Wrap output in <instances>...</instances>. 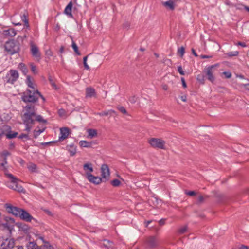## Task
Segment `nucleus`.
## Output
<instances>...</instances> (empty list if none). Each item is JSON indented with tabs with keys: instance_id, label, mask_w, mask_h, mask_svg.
Here are the masks:
<instances>
[{
	"instance_id": "nucleus-15",
	"label": "nucleus",
	"mask_w": 249,
	"mask_h": 249,
	"mask_svg": "<svg viewBox=\"0 0 249 249\" xmlns=\"http://www.w3.org/2000/svg\"><path fill=\"white\" fill-rule=\"evenodd\" d=\"M60 134L59 137V139L60 141L66 139L70 134V129L67 127L61 128Z\"/></svg>"
},
{
	"instance_id": "nucleus-41",
	"label": "nucleus",
	"mask_w": 249,
	"mask_h": 249,
	"mask_svg": "<svg viewBox=\"0 0 249 249\" xmlns=\"http://www.w3.org/2000/svg\"><path fill=\"white\" fill-rule=\"evenodd\" d=\"M6 136V137L9 139H11L15 138L17 136V133H13L12 134L11 133H7L5 134Z\"/></svg>"
},
{
	"instance_id": "nucleus-16",
	"label": "nucleus",
	"mask_w": 249,
	"mask_h": 249,
	"mask_svg": "<svg viewBox=\"0 0 249 249\" xmlns=\"http://www.w3.org/2000/svg\"><path fill=\"white\" fill-rule=\"evenodd\" d=\"M87 178L89 182L95 184H99L102 182V178L94 176L93 175H89Z\"/></svg>"
},
{
	"instance_id": "nucleus-26",
	"label": "nucleus",
	"mask_w": 249,
	"mask_h": 249,
	"mask_svg": "<svg viewBox=\"0 0 249 249\" xmlns=\"http://www.w3.org/2000/svg\"><path fill=\"white\" fill-rule=\"evenodd\" d=\"M27 249H41L34 242H30L26 245Z\"/></svg>"
},
{
	"instance_id": "nucleus-58",
	"label": "nucleus",
	"mask_w": 249,
	"mask_h": 249,
	"mask_svg": "<svg viewBox=\"0 0 249 249\" xmlns=\"http://www.w3.org/2000/svg\"><path fill=\"white\" fill-rule=\"evenodd\" d=\"M181 99L182 101L183 102H186V96H181Z\"/></svg>"
},
{
	"instance_id": "nucleus-29",
	"label": "nucleus",
	"mask_w": 249,
	"mask_h": 249,
	"mask_svg": "<svg viewBox=\"0 0 249 249\" xmlns=\"http://www.w3.org/2000/svg\"><path fill=\"white\" fill-rule=\"evenodd\" d=\"M28 169L32 172H36V165L33 163H30L28 165Z\"/></svg>"
},
{
	"instance_id": "nucleus-3",
	"label": "nucleus",
	"mask_w": 249,
	"mask_h": 249,
	"mask_svg": "<svg viewBox=\"0 0 249 249\" xmlns=\"http://www.w3.org/2000/svg\"><path fill=\"white\" fill-rule=\"evenodd\" d=\"M5 175L8 178L9 181L7 182V186L15 191L18 192H24L25 190L23 187L18 183L19 181L12 174L5 172Z\"/></svg>"
},
{
	"instance_id": "nucleus-35",
	"label": "nucleus",
	"mask_w": 249,
	"mask_h": 249,
	"mask_svg": "<svg viewBox=\"0 0 249 249\" xmlns=\"http://www.w3.org/2000/svg\"><path fill=\"white\" fill-rule=\"evenodd\" d=\"M49 81L53 89H58L57 86L55 84L54 81L52 79L51 77H49Z\"/></svg>"
},
{
	"instance_id": "nucleus-46",
	"label": "nucleus",
	"mask_w": 249,
	"mask_h": 249,
	"mask_svg": "<svg viewBox=\"0 0 249 249\" xmlns=\"http://www.w3.org/2000/svg\"><path fill=\"white\" fill-rule=\"evenodd\" d=\"M223 74L227 78H230L231 76V73L229 71H225Z\"/></svg>"
},
{
	"instance_id": "nucleus-23",
	"label": "nucleus",
	"mask_w": 249,
	"mask_h": 249,
	"mask_svg": "<svg viewBox=\"0 0 249 249\" xmlns=\"http://www.w3.org/2000/svg\"><path fill=\"white\" fill-rule=\"evenodd\" d=\"M79 144L81 147L90 148L92 147V142L82 140L79 142Z\"/></svg>"
},
{
	"instance_id": "nucleus-14",
	"label": "nucleus",
	"mask_w": 249,
	"mask_h": 249,
	"mask_svg": "<svg viewBox=\"0 0 249 249\" xmlns=\"http://www.w3.org/2000/svg\"><path fill=\"white\" fill-rule=\"evenodd\" d=\"M19 217L27 222H30L33 219V217L27 211L23 209L22 210Z\"/></svg>"
},
{
	"instance_id": "nucleus-63",
	"label": "nucleus",
	"mask_w": 249,
	"mask_h": 249,
	"mask_svg": "<svg viewBox=\"0 0 249 249\" xmlns=\"http://www.w3.org/2000/svg\"><path fill=\"white\" fill-rule=\"evenodd\" d=\"M64 51V47L63 46H61L60 49V52L61 53H63Z\"/></svg>"
},
{
	"instance_id": "nucleus-31",
	"label": "nucleus",
	"mask_w": 249,
	"mask_h": 249,
	"mask_svg": "<svg viewBox=\"0 0 249 249\" xmlns=\"http://www.w3.org/2000/svg\"><path fill=\"white\" fill-rule=\"evenodd\" d=\"M115 112L113 110H110L107 111H104L102 112L98 113L97 114L102 116H107L108 115H111L112 113H115Z\"/></svg>"
},
{
	"instance_id": "nucleus-24",
	"label": "nucleus",
	"mask_w": 249,
	"mask_h": 249,
	"mask_svg": "<svg viewBox=\"0 0 249 249\" xmlns=\"http://www.w3.org/2000/svg\"><path fill=\"white\" fill-rule=\"evenodd\" d=\"M7 164V158H1L0 159V167L1 169L4 170L5 173L7 172L6 165Z\"/></svg>"
},
{
	"instance_id": "nucleus-22",
	"label": "nucleus",
	"mask_w": 249,
	"mask_h": 249,
	"mask_svg": "<svg viewBox=\"0 0 249 249\" xmlns=\"http://www.w3.org/2000/svg\"><path fill=\"white\" fill-rule=\"evenodd\" d=\"M162 5L170 10H172L175 8V4L172 0H168L165 2H163Z\"/></svg>"
},
{
	"instance_id": "nucleus-37",
	"label": "nucleus",
	"mask_w": 249,
	"mask_h": 249,
	"mask_svg": "<svg viewBox=\"0 0 249 249\" xmlns=\"http://www.w3.org/2000/svg\"><path fill=\"white\" fill-rule=\"evenodd\" d=\"M72 47L73 49L74 50L75 53L76 54H77L78 55H80V53L78 51V47H77V45L76 44V43L74 41H72Z\"/></svg>"
},
{
	"instance_id": "nucleus-60",
	"label": "nucleus",
	"mask_w": 249,
	"mask_h": 249,
	"mask_svg": "<svg viewBox=\"0 0 249 249\" xmlns=\"http://www.w3.org/2000/svg\"><path fill=\"white\" fill-rule=\"evenodd\" d=\"M60 25L58 24H57L55 26V30L56 31H58L60 29Z\"/></svg>"
},
{
	"instance_id": "nucleus-40",
	"label": "nucleus",
	"mask_w": 249,
	"mask_h": 249,
	"mask_svg": "<svg viewBox=\"0 0 249 249\" xmlns=\"http://www.w3.org/2000/svg\"><path fill=\"white\" fill-rule=\"evenodd\" d=\"M111 184L113 186H118L120 184V181L118 179H115L111 181Z\"/></svg>"
},
{
	"instance_id": "nucleus-11",
	"label": "nucleus",
	"mask_w": 249,
	"mask_h": 249,
	"mask_svg": "<svg viewBox=\"0 0 249 249\" xmlns=\"http://www.w3.org/2000/svg\"><path fill=\"white\" fill-rule=\"evenodd\" d=\"M101 170L102 178L104 179L106 181L107 180L110 176L108 166L106 164H103L101 166Z\"/></svg>"
},
{
	"instance_id": "nucleus-2",
	"label": "nucleus",
	"mask_w": 249,
	"mask_h": 249,
	"mask_svg": "<svg viewBox=\"0 0 249 249\" xmlns=\"http://www.w3.org/2000/svg\"><path fill=\"white\" fill-rule=\"evenodd\" d=\"M40 97L44 101L45 98L42 96L38 90H31L28 89L25 92L23 93L22 96V99L24 102H35L38 98Z\"/></svg>"
},
{
	"instance_id": "nucleus-8",
	"label": "nucleus",
	"mask_w": 249,
	"mask_h": 249,
	"mask_svg": "<svg viewBox=\"0 0 249 249\" xmlns=\"http://www.w3.org/2000/svg\"><path fill=\"white\" fill-rule=\"evenodd\" d=\"M30 47L31 53L32 56L36 58L38 61H39L41 58V53L37 46L33 42H31L30 43Z\"/></svg>"
},
{
	"instance_id": "nucleus-48",
	"label": "nucleus",
	"mask_w": 249,
	"mask_h": 249,
	"mask_svg": "<svg viewBox=\"0 0 249 249\" xmlns=\"http://www.w3.org/2000/svg\"><path fill=\"white\" fill-rule=\"evenodd\" d=\"M10 155V153L7 151H4L2 154V158H6L7 156Z\"/></svg>"
},
{
	"instance_id": "nucleus-49",
	"label": "nucleus",
	"mask_w": 249,
	"mask_h": 249,
	"mask_svg": "<svg viewBox=\"0 0 249 249\" xmlns=\"http://www.w3.org/2000/svg\"><path fill=\"white\" fill-rule=\"evenodd\" d=\"M19 138L20 139L26 138L27 139H29V136L28 134H21Z\"/></svg>"
},
{
	"instance_id": "nucleus-6",
	"label": "nucleus",
	"mask_w": 249,
	"mask_h": 249,
	"mask_svg": "<svg viewBox=\"0 0 249 249\" xmlns=\"http://www.w3.org/2000/svg\"><path fill=\"white\" fill-rule=\"evenodd\" d=\"M19 78L18 71L15 70H11L6 74L4 80L8 83L14 84Z\"/></svg>"
},
{
	"instance_id": "nucleus-19",
	"label": "nucleus",
	"mask_w": 249,
	"mask_h": 249,
	"mask_svg": "<svg viewBox=\"0 0 249 249\" xmlns=\"http://www.w3.org/2000/svg\"><path fill=\"white\" fill-rule=\"evenodd\" d=\"M147 243L148 247L152 248L156 246L157 240L154 237H150L147 239Z\"/></svg>"
},
{
	"instance_id": "nucleus-56",
	"label": "nucleus",
	"mask_w": 249,
	"mask_h": 249,
	"mask_svg": "<svg viewBox=\"0 0 249 249\" xmlns=\"http://www.w3.org/2000/svg\"><path fill=\"white\" fill-rule=\"evenodd\" d=\"M238 45H240V46H242L243 47H245L246 46V44L245 43L241 42H238Z\"/></svg>"
},
{
	"instance_id": "nucleus-27",
	"label": "nucleus",
	"mask_w": 249,
	"mask_h": 249,
	"mask_svg": "<svg viewBox=\"0 0 249 249\" xmlns=\"http://www.w3.org/2000/svg\"><path fill=\"white\" fill-rule=\"evenodd\" d=\"M67 150L70 153V155L71 156H74L76 153V148L74 145L68 146Z\"/></svg>"
},
{
	"instance_id": "nucleus-34",
	"label": "nucleus",
	"mask_w": 249,
	"mask_h": 249,
	"mask_svg": "<svg viewBox=\"0 0 249 249\" xmlns=\"http://www.w3.org/2000/svg\"><path fill=\"white\" fill-rule=\"evenodd\" d=\"M4 220L5 221V222L8 223H9V224L12 225L14 224L15 222L14 219L8 216L5 217L4 218Z\"/></svg>"
},
{
	"instance_id": "nucleus-25",
	"label": "nucleus",
	"mask_w": 249,
	"mask_h": 249,
	"mask_svg": "<svg viewBox=\"0 0 249 249\" xmlns=\"http://www.w3.org/2000/svg\"><path fill=\"white\" fill-rule=\"evenodd\" d=\"M87 132L88 134L87 137L88 138L92 139L97 135V132L95 129H89L87 130Z\"/></svg>"
},
{
	"instance_id": "nucleus-10",
	"label": "nucleus",
	"mask_w": 249,
	"mask_h": 249,
	"mask_svg": "<svg viewBox=\"0 0 249 249\" xmlns=\"http://www.w3.org/2000/svg\"><path fill=\"white\" fill-rule=\"evenodd\" d=\"M218 66L219 65L218 64H216L208 67L206 69V74L208 77L207 78L211 82H213L215 80L214 77L213 75V69Z\"/></svg>"
},
{
	"instance_id": "nucleus-47",
	"label": "nucleus",
	"mask_w": 249,
	"mask_h": 249,
	"mask_svg": "<svg viewBox=\"0 0 249 249\" xmlns=\"http://www.w3.org/2000/svg\"><path fill=\"white\" fill-rule=\"evenodd\" d=\"M178 71L180 74L184 75L185 74L184 71L182 70L181 66H179L178 67Z\"/></svg>"
},
{
	"instance_id": "nucleus-18",
	"label": "nucleus",
	"mask_w": 249,
	"mask_h": 249,
	"mask_svg": "<svg viewBox=\"0 0 249 249\" xmlns=\"http://www.w3.org/2000/svg\"><path fill=\"white\" fill-rule=\"evenodd\" d=\"M72 7V3L71 1L67 5L64 10V13L71 18L72 17V15L71 14Z\"/></svg>"
},
{
	"instance_id": "nucleus-38",
	"label": "nucleus",
	"mask_w": 249,
	"mask_h": 249,
	"mask_svg": "<svg viewBox=\"0 0 249 249\" xmlns=\"http://www.w3.org/2000/svg\"><path fill=\"white\" fill-rule=\"evenodd\" d=\"M178 53L179 54L180 57H182L184 54L185 53V49L183 47H181L180 48H178Z\"/></svg>"
},
{
	"instance_id": "nucleus-4",
	"label": "nucleus",
	"mask_w": 249,
	"mask_h": 249,
	"mask_svg": "<svg viewBox=\"0 0 249 249\" xmlns=\"http://www.w3.org/2000/svg\"><path fill=\"white\" fill-rule=\"evenodd\" d=\"M5 50L8 54L12 55L19 51L18 46L16 45L13 40L7 41L4 45Z\"/></svg>"
},
{
	"instance_id": "nucleus-12",
	"label": "nucleus",
	"mask_w": 249,
	"mask_h": 249,
	"mask_svg": "<svg viewBox=\"0 0 249 249\" xmlns=\"http://www.w3.org/2000/svg\"><path fill=\"white\" fill-rule=\"evenodd\" d=\"M25 83L28 87L31 89V90H37L34 78L31 77L30 75L27 76Z\"/></svg>"
},
{
	"instance_id": "nucleus-9",
	"label": "nucleus",
	"mask_w": 249,
	"mask_h": 249,
	"mask_svg": "<svg viewBox=\"0 0 249 249\" xmlns=\"http://www.w3.org/2000/svg\"><path fill=\"white\" fill-rule=\"evenodd\" d=\"M5 208L9 213L13 214L17 217H19L22 209L14 207L10 204H5Z\"/></svg>"
},
{
	"instance_id": "nucleus-36",
	"label": "nucleus",
	"mask_w": 249,
	"mask_h": 249,
	"mask_svg": "<svg viewBox=\"0 0 249 249\" xmlns=\"http://www.w3.org/2000/svg\"><path fill=\"white\" fill-rule=\"evenodd\" d=\"M239 54L238 51H233V52H230L228 53H227V55L230 57L231 56H237Z\"/></svg>"
},
{
	"instance_id": "nucleus-20",
	"label": "nucleus",
	"mask_w": 249,
	"mask_h": 249,
	"mask_svg": "<svg viewBox=\"0 0 249 249\" xmlns=\"http://www.w3.org/2000/svg\"><path fill=\"white\" fill-rule=\"evenodd\" d=\"M3 34L6 36H14L16 34V32L13 28H10L3 31Z\"/></svg>"
},
{
	"instance_id": "nucleus-17",
	"label": "nucleus",
	"mask_w": 249,
	"mask_h": 249,
	"mask_svg": "<svg viewBox=\"0 0 249 249\" xmlns=\"http://www.w3.org/2000/svg\"><path fill=\"white\" fill-rule=\"evenodd\" d=\"M96 96L95 90L94 89L89 87L86 89V97H93Z\"/></svg>"
},
{
	"instance_id": "nucleus-33",
	"label": "nucleus",
	"mask_w": 249,
	"mask_h": 249,
	"mask_svg": "<svg viewBox=\"0 0 249 249\" xmlns=\"http://www.w3.org/2000/svg\"><path fill=\"white\" fill-rule=\"evenodd\" d=\"M12 226V224H9V223H7V222L2 223L1 224V226L3 228L7 229V230H10Z\"/></svg>"
},
{
	"instance_id": "nucleus-42",
	"label": "nucleus",
	"mask_w": 249,
	"mask_h": 249,
	"mask_svg": "<svg viewBox=\"0 0 249 249\" xmlns=\"http://www.w3.org/2000/svg\"><path fill=\"white\" fill-rule=\"evenodd\" d=\"M239 86L241 88L244 87L246 90L249 91V84H240Z\"/></svg>"
},
{
	"instance_id": "nucleus-54",
	"label": "nucleus",
	"mask_w": 249,
	"mask_h": 249,
	"mask_svg": "<svg viewBox=\"0 0 249 249\" xmlns=\"http://www.w3.org/2000/svg\"><path fill=\"white\" fill-rule=\"evenodd\" d=\"M46 54L49 56H52L53 55V53L50 50L47 51L46 52Z\"/></svg>"
},
{
	"instance_id": "nucleus-45",
	"label": "nucleus",
	"mask_w": 249,
	"mask_h": 249,
	"mask_svg": "<svg viewBox=\"0 0 249 249\" xmlns=\"http://www.w3.org/2000/svg\"><path fill=\"white\" fill-rule=\"evenodd\" d=\"M30 65L31 67V70H32V72L34 73H36L37 71H36V66L33 63H31Z\"/></svg>"
},
{
	"instance_id": "nucleus-21",
	"label": "nucleus",
	"mask_w": 249,
	"mask_h": 249,
	"mask_svg": "<svg viewBox=\"0 0 249 249\" xmlns=\"http://www.w3.org/2000/svg\"><path fill=\"white\" fill-rule=\"evenodd\" d=\"M28 17V13L26 11H25L23 13V14L21 16V19L24 22L25 26L27 28L29 27V24Z\"/></svg>"
},
{
	"instance_id": "nucleus-52",
	"label": "nucleus",
	"mask_w": 249,
	"mask_h": 249,
	"mask_svg": "<svg viewBox=\"0 0 249 249\" xmlns=\"http://www.w3.org/2000/svg\"><path fill=\"white\" fill-rule=\"evenodd\" d=\"M239 249H249V248L247 246L242 245L240 247H239Z\"/></svg>"
},
{
	"instance_id": "nucleus-50",
	"label": "nucleus",
	"mask_w": 249,
	"mask_h": 249,
	"mask_svg": "<svg viewBox=\"0 0 249 249\" xmlns=\"http://www.w3.org/2000/svg\"><path fill=\"white\" fill-rule=\"evenodd\" d=\"M186 194L190 196H193L196 194V193L194 191H188L186 192Z\"/></svg>"
},
{
	"instance_id": "nucleus-30",
	"label": "nucleus",
	"mask_w": 249,
	"mask_h": 249,
	"mask_svg": "<svg viewBox=\"0 0 249 249\" xmlns=\"http://www.w3.org/2000/svg\"><path fill=\"white\" fill-rule=\"evenodd\" d=\"M45 130V128L42 129H35L34 131V136L35 138H37L41 133H42Z\"/></svg>"
},
{
	"instance_id": "nucleus-55",
	"label": "nucleus",
	"mask_w": 249,
	"mask_h": 249,
	"mask_svg": "<svg viewBox=\"0 0 249 249\" xmlns=\"http://www.w3.org/2000/svg\"><path fill=\"white\" fill-rule=\"evenodd\" d=\"M130 26V24L128 22H126L125 23H124L123 25V27L124 28H127L128 29Z\"/></svg>"
},
{
	"instance_id": "nucleus-64",
	"label": "nucleus",
	"mask_w": 249,
	"mask_h": 249,
	"mask_svg": "<svg viewBox=\"0 0 249 249\" xmlns=\"http://www.w3.org/2000/svg\"><path fill=\"white\" fill-rule=\"evenodd\" d=\"M237 77H239V78H240L241 79H244V76L243 75H237Z\"/></svg>"
},
{
	"instance_id": "nucleus-39",
	"label": "nucleus",
	"mask_w": 249,
	"mask_h": 249,
	"mask_svg": "<svg viewBox=\"0 0 249 249\" xmlns=\"http://www.w3.org/2000/svg\"><path fill=\"white\" fill-rule=\"evenodd\" d=\"M187 227L186 226H182L181 227H180L179 229H178V232L180 234H183L184 233V232H185L186 231H187Z\"/></svg>"
},
{
	"instance_id": "nucleus-59",
	"label": "nucleus",
	"mask_w": 249,
	"mask_h": 249,
	"mask_svg": "<svg viewBox=\"0 0 249 249\" xmlns=\"http://www.w3.org/2000/svg\"><path fill=\"white\" fill-rule=\"evenodd\" d=\"M192 52L193 53V54L196 56V57H197V54H196V53L195 52V50L194 49H192Z\"/></svg>"
},
{
	"instance_id": "nucleus-13",
	"label": "nucleus",
	"mask_w": 249,
	"mask_h": 249,
	"mask_svg": "<svg viewBox=\"0 0 249 249\" xmlns=\"http://www.w3.org/2000/svg\"><path fill=\"white\" fill-rule=\"evenodd\" d=\"M83 170L85 173L86 178L88 177L89 175H92L91 173L93 171V168L92 163L87 162L83 165Z\"/></svg>"
},
{
	"instance_id": "nucleus-43",
	"label": "nucleus",
	"mask_w": 249,
	"mask_h": 249,
	"mask_svg": "<svg viewBox=\"0 0 249 249\" xmlns=\"http://www.w3.org/2000/svg\"><path fill=\"white\" fill-rule=\"evenodd\" d=\"M118 110L122 113L125 114L127 113V111L123 107H118Z\"/></svg>"
},
{
	"instance_id": "nucleus-57",
	"label": "nucleus",
	"mask_w": 249,
	"mask_h": 249,
	"mask_svg": "<svg viewBox=\"0 0 249 249\" xmlns=\"http://www.w3.org/2000/svg\"><path fill=\"white\" fill-rule=\"evenodd\" d=\"M165 220L164 219H161L159 221V224L161 225H162L164 224Z\"/></svg>"
},
{
	"instance_id": "nucleus-5",
	"label": "nucleus",
	"mask_w": 249,
	"mask_h": 249,
	"mask_svg": "<svg viewBox=\"0 0 249 249\" xmlns=\"http://www.w3.org/2000/svg\"><path fill=\"white\" fill-rule=\"evenodd\" d=\"M15 245L13 239L10 238L0 237V249H11Z\"/></svg>"
},
{
	"instance_id": "nucleus-28",
	"label": "nucleus",
	"mask_w": 249,
	"mask_h": 249,
	"mask_svg": "<svg viewBox=\"0 0 249 249\" xmlns=\"http://www.w3.org/2000/svg\"><path fill=\"white\" fill-rule=\"evenodd\" d=\"M18 68L20 70L22 71L24 74L26 75L28 72V69L25 66V65L23 63H19L18 65Z\"/></svg>"
},
{
	"instance_id": "nucleus-32",
	"label": "nucleus",
	"mask_w": 249,
	"mask_h": 249,
	"mask_svg": "<svg viewBox=\"0 0 249 249\" xmlns=\"http://www.w3.org/2000/svg\"><path fill=\"white\" fill-rule=\"evenodd\" d=\"M37 121L39 122L46 123V121L43 119L42 117L40 115H36V114L35 121Z\"/></svg>"
},
{
	"instance_id": "nucleus-7",
	"label": "nucleus",
	"mask_w": 249,
	"mask_h": 249,
	"mask_svg": "<svg viewBox=\"0 0 249 249\" xmlns=\"http://www.w3.org/2000/svg\"><path fill=\"white\" fill-rule=\"evenodd\" d=\"M149 143L151 146L154 148L164 149L165 142L160 139L151 138L149 140Z\"/></svg>"
},
{
	"instance_id": "nucleus-51",
	"label": "nucleus",
	"mask_w": 249,
	"mask_h": 249,
	"mask_svg": "<svg viewBox=\"0 0 249 249\" xmlns=\"http://www.w3.org/2000/svg\"><path fill=\"white\" fill-rule=\"evenodd\" d=\"M181 82H182V86L184 88H186L187 86H186V84L185 83L184 78L183 77H181Z\"/></svg>"
},
{
	"instance_id": "nucleus-44",
	"label": "nucleus",
	"mask_w": 249,
	"mask_h": 249,
	"mask_svg": "<svg viewBox=\"0 0 249 249\" xmlns=\"http://www.w3.org/2000/svg\"><path fill=\"white\" fill-rule=\"evenodd\" d=\"M137 98L135 96H131L129 99V102L133 104L135 103L137 101Z\"/></svg>"
},
{
	"instance_id": "nucleus-62",
	"label": "nucleus",
	"mask_w": 249,
	"mask_h": 249,
	"mask_svg": "<svg viewBox=\"0 0 249 249\" xmlns=\"http://www.w3.org/2000/svg\"><path fill=\"white\" fill-rule=\"evenodd\" d=\"M211 56H208V55H202L201 56V58H211Z\"/></svg>"
},
{
	"instance_id": "nucleus-1",
	"label": "nucleus",
	"mask_w": 249,
	"mask_h": 249,
	"mask_svg": "<svg viewBox=\"0 0 249 249\" xmlns=\"http://www.w3.org/2000/svg\"><path fill=\"white\" fill-rule=\"evenodd\" d=\"M36 109L34 106L27 105L24 107L22 120L25 125V131L29 133L35 123Z\"/></svg>"
},
{
	"instance_id": "nucleus-53",
	"label": "nucleus",
	"mask_w": 249,
	"mask_h": 249,
	"mask_svg": "<svg viewBox=\"0 0 249 249\" xmlns=\"http://www.w3.org/2000/svg\"><path fill=\"white\" fill-rule=\"evenodd\" d=\"M83 64H84L85 69H86V70H89L90 68L89 66V65L87 64V62H84Z\"/></svg>"
},
{
	"instance_id": "nucleus-61",
	"label": "nucleus",
	"mask_w": 249,
	"mask_h": 249,
	"mask_svg": "<svg viewBox=\"0 0 249 249\" xmlns=\"http://www.w3.org/2000/svg\"><path fill=\"white\" fill-rule=\"evenodd\" d=\"M203 197L202 196H199L198 197V200L199 202H202L203 200Z\"/></svg>"
}]
</instances>
